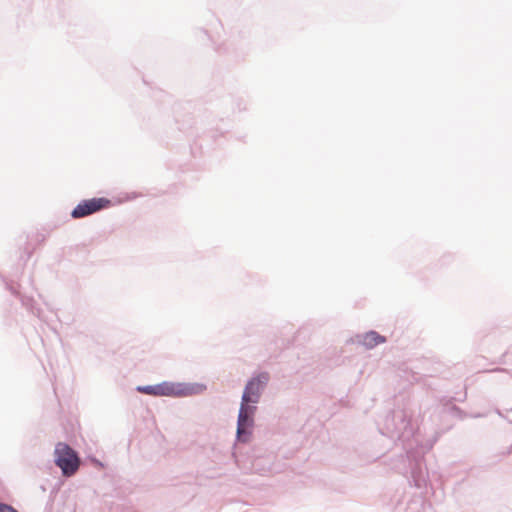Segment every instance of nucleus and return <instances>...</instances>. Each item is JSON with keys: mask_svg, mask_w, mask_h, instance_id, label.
<instances>
[{"mask_svg": "<svg viewBox=\"0 0 512 512\" xmlns=\"http://www.w3.org/2000/svg\"><path fill=\"white\" fill-rule=\"evenodd\" d=\"M267 381L268 375L262 373L256 378L251 379L244 389L237 423V437L241 441H247L248 429L253 425L256 407L250 404L258 403L261 390Z\"/></svg>", "mask_w": 512, "mask_h": 512, "instance_id": "obj_1", "label": "nucleus"}, {"mask_svg": "<svg viewBox=\"0 0 512 512\" xmlns=\"http://www.w3.org/2000/svg\"><path fill=\"white\" fill-rule=\"evenodd\" d=\"M55 463L61 469L64 476L74 475L80 466L77 453L66 443H57L54 451Z\"/></svg>", "mask_w": 512, "mask_h": 512, "instance_id": "obj_2", "label": "nucleus"}, {"mask_svg": "<svg viewBox=\"0 0 512 512\" xmlns=\"http://www.w3.org/2000/svg\"><path fill=\"white\" fill-rule=\"evenodd\" d=\"M137 391L152 396L181 397L192 394V388L173 382H162L156 385L138 386Z\"/></svg>", "mask_w": 512, "mask_h": 512, "instance_id": "obj_3", "label": "nucleus"}, {"mask_svg": "<svg viewBox=\"0 0 512 512\" xmlns=\"http://www.w3.org/2000/svg\"><path fill=\"white\" fill-rule=\"evenodd\" d=\"M110 205L111 201L104 197L83 200L73 209L71 216L75 219L83 218L102 209L108 208Z\"/></svg>", "mask_w": 512, "mask_h": 512, "instance_id": "obj_4", "label": "nucleus"}, {"mask_svg": "<svg viewBox=\"0 0 512 512\" xmlns=\"http://www.w3.org/2000/svg\"><path fill=\"white\" fill-rule=\"evenodd\" d=\"M384 342L385 338L374 331L366 333L363 338V344L368 348H373L374 346Z\"/></svg>", "mask_w": 512, "mask_h": 512, "instance_id": "obj_5", "label": "nucleus"}, {"mask_svg": "<svg viewBox=\"0 0 512 512\" xmlns=\"http://www.w3.org/2000/svg\"><path fill=\"white\" fill-rule=\"evenodd\" d=\"M0 512H18V511L8 504L0 503Z\"/></svg>", "mask_w": 512, "mask_h": 512, "instance_id": "obj_6", "label": "nucleus"}]
</instances>
